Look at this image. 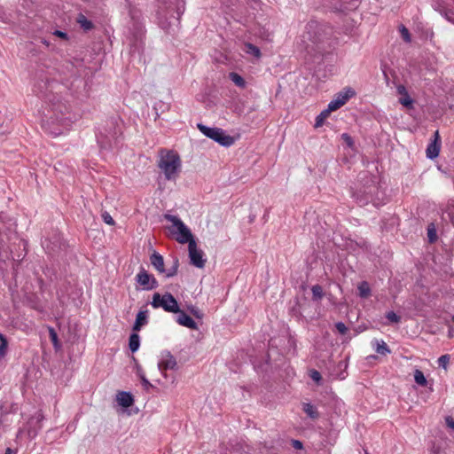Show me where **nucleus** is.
Masks as SVG:
<instances>
[{"mask_svg": "<svg viewBox=\"0 0 454 454\" xmlns=\"http://www.w3.org/2000/svg\"><path fill=\"white\" fill-rule=\"evenodd\" d=\"M151 275L152 274H149L144 268H141L140 271L136 276V280L144 287V289L147 290L150 284Z\"/></svg>", "mask_w": 454, "mask_h": 454, "instance_id": "obj_19", "label": "nucleus"}, {"mask_svg": "<svg viewBox=\"0 0 454 454\" xmlns=\"http://www.w3.org/2000/svg\"><path fill=\"white\" fill-rule=\"evenodd\" d=\"M180 13H181V10H180V8L178 7V8H177V14H178V16L180 15Z\"/></svg>", "mask_w": 454, "mask_h": 454, "instance_id": "obj_51", "label": "nucleus"}, {"mask_svg": "<svg viewBox=\"0 0 454 454\" xmlns=\"http://www.w3.org/2000/svg\"><path fill=\"white\" fill-rule=\"evenodd\" d=\"M311 292L313 301H319L325 296L323 287L318 284L312 286Z\"/></svg>", "mask_w": 454, "mask_h": 454, "instance_id": "obj_23", "label": "nucleus"}, {"mask_svg": "<svg viewBox=\"0 0 454 454\" xmlns=\"http://www.w3.org/2000/svg\"><path fill=\"white\" fill-rule=\"evenodd\" d=\"M158 286H159V283H158L157 279L153 277V275H151L150 284H149V287H147V290L155 289L158 287Z\"/></svg>", "mask_w": 454, "mask_h": 454, "instance_id": "obj_42", "label": "nucleus"}, {"mask_svg": "<svg viewBox=\"0 0 454 454\" xmlns=\"http://www.w3.org/2000/svg\"><path fill=\"white\" fill-rule=\"evenodd\" d=\"M246 52L247 54L253 55L256 58H260V56H261L260 49L257 46H255L250 43L246 44Z\"/></svg>", "mask_w": 454, "mask_h": 454, "instance_id": "obj_31", "label": "nucleus"}, {"mask_svg": "<svg viewBox=\"0 0 454 454\" xmlns=\"http://www.w3.org/2000/svg\"><path fill=\"white\" fill-rule=\"evenodd\" d=\"M164 218L172 223V225L168 227V231L171 234L176 235V240L177 242L181 244H189L191 240H195L190 229L179 217L170 214H166L164 215Z\"/></svg>", "mask_w": 454, "mask_h": 454, "instance_id": "obj_4", "label": "nucleus"}, {"mask_svg": "<svg viewBox=\"0 0 454 454\" xmlns=\"http://www.w3.org/2000/svg\"><path fill=\"white\" fill-rule=\"evenodd\" d=\"M427 238H428L429 243H434L437 239L436 230L433 223H431L427 226Z\"/></svg>", "mask_w": 454, "mask_h": 454, "instance_id": "obj_32", "label": "nucleus"}, {"mask_svg": "<svg viewBox=\"0 0 454 454\" xmlns=\"http://www.w3.org/2000/svg\"><path fill=\"white\" fill-rule=\"evenodd\" d=\"M386 318L391 324H398L401 321V317L392 310L386 313Z\"/></svg>", "mask_w": 454, "mask_h": 454, "instance_id": "obj_34", "label": "nucleus"}, {"mask_svg": "<svg viewBox=\"0 0 454 454\" xmlns=\"http://www.w3.org/2000/svg\"><path fill=\"white\" fill-rule=\"evenodd\" d=\"M151 305L154 309L162 308L165 311L176 313L179 311V305L176 299L168 292L164 294L155 293L153 295Z\"/></svg>", "mask_w": 454, "mask_h": 454, "instance_id": "obj_5", "label": "nucleus"}, {"mask_svg": "<svg viewBox=\"0 0 454 454\" xmlns=\"http://www.w3.org/2000/svg\"><path fill=\"white\" fill-rule=\"evenodd\" d=\"M148 323V310H140L137 314L135 323L132 326L133 332H139Z\"/></svg>", "mask_w": 454, "mask_h": 454, "instance_id": "obj_16", "label": "nucleus"}, {"mask_svg": "<svg viewBox=\"0 0 454 454\" xmlns=\"http://www.w3.org/2000/svg\"><path fill=\"white\" fill-rule=\"evenodd\" d=\"M41 42H42V43H43V44H44L45 46H47V47H49V46H50V44H51V43H50V42H49V41H47V40H46V39H44V38H43V39L41 40Z\"/></svg>", "mask_w": 454, "mask_h": 454, "instance_id": "obj_49", "label": "nucleus"}, {"mask_svg": "<svg viewBox=\"0 0 454 454\" xmlns=\"http://www.w3.org/2000/svg\"><path fill=\"white\" fill-rule=\"evenodd\" d=\"M158 167L167 180H175L181 171V159L176 152L162 149L160 152Z\"/></svg>", "mask_w": 454, "mask_h": 454, "instance_id": "obj_3", "label": "nucleus"}, {"mask_svg": "<svg viewBox=\"0 0 454 454\" xmlns=\"http://www.w3.org/2000/svg\"><path fill=\"white\" fill-rule=\"evenodd\" d=\"M441 150V137L438 130H435L433 136V139L428 144L426 155L428 159L434 160L438 157Z\"/></svg>", "mask_w": 454, "mask_h": 454, "instance_id": "obj_11", "label": "nucleus"}, {"mask_svg": "<svg viewBox=\"0 0 454 454\" xmlns=\"http://www.w3.org/2000/svg\"><path fill=\"white\" fill-rule=\"evenodd\" d=\"M151 264L160 273H164L166 269L164 267V258L158 252L154 251L150 256Z\"/></svg>", "mask_w": 454, "mask_h": 454, "instance_id": "obj_17", "label": "nucleus"}, {"mask_svg": "<svg viewBox=\"0 0 454 454\" xmlns=\"http://www.w3.org/2000/svg\"><path fill=\"white\" fill-rule=\"evenodd\" d=\"M309 377L317 384L320 385L322 380V376L320 372L315 369L309 371Z\"/></svg>", "mask_w": 454, "mask_h": 454, "instance_id": "obj_35", "label": "nucleus"}, {"mask_svg": "<svg viewBox=\"0 0 454 454\" xmlns=\"http://www.w3.org/2000/svg\"><path fill=\"white\" fill-rule=\"evenodd\" d=\"M117 402L121 407L129 408L133 404L134 398L129 392L121 391L117 395Z\"/></svg>", "mask_w": 454, "mask_h": 454, "instance_id": "obj_18", "label": "nucleus"}, {"mask_svg": "<svg viewBox=\"0 0 454 454\" xmlns=\"http://www.w3.org/2000/svg\"><path fill=\"white\" fill-rule=\"evenodd\" d=\"M450 362V356L449 355H442L438 358V365L440 367L446 368L447 364Z\"/></svg>", "mask_w": 454, "mask_h": 454, "instance_id": "obj_37", "label": "nucleus"}, {"mask_svg": "<svg viewBox=\"0 0 454 454\" xmlns=\"http://www.w3.org/2000/svg\"><path fill=\"white\" fill-rule=\"evenodd\" d=\"M4 454H15L14 451L11 448H7L5 450Z\"/></svg>", "mask_w": 454, "mask_h": 454, "instance_id": "obj_50", "label": "nucleus"}, {"mask_svg": "<svg viewBox=\"0 0 454 454\" xmlns=\"http://www.w3.org/2000/svg\"><path fill=\"white\" fill-rule=\"evenodd\" d=\"M109 127L110 129H114L106 134L100 131V134L97 137L98 143L99 144L100 147L104 149L111 148L113 146V143L117 139V131L114 120L110 121Z\"/></svg>", "mask_w": 454, "mask_h": 454, "instance_id": "obj_8", "label": "nucleus"}, {"mask_svg": "<svg viewBox=\"0 0 454 454\" xmlns=\"http://www.w3.org/2000/svg\"><path fill=\"white\" fill-rule=\"evenodd\" d=\"M46 98L49 101H51V98H48V95H46Z\"/></svg>", "mask_w": 454, "mask_h": 454, "instance_id": "obj_52", "label": "nucleus"}, {"mask_svg": "<svg viewBox=\"0 0 454 454\" xmlns=\"http://www.w3.org/2000/svg\"><path fill=\"white\" fill-rule=\"evenodd\" d=\"M414 380L418 385L421 387H425L427 384V380L424 373L419 369H416L414 372Z\"/></svg>", "mask_w": 454, "mask_h": 454, "instance_id": "obj_29", "label": "nucleus"}, {"mask_svg": "<svg viewBox=\"0 0 454 454\" xmlns=\"http://www.w3.org/2000/svg\"><path fill=\"white\" fill-rule=\"evenodd\" d=\"M161 357H163V359L158 364V367L162 374H165L167 370L177 369L176 360L169 351L163 352Z\"/></svg>", "mask_w": 454, "mask_h": 454, "instance_id": "obj_12", "label": "nucleus"}, {"mask_svg": "<svg viewBox=\"0 0 454 454\" xmlns=\"http://www.w3.org/2000/svg\"><path fill=\"white\" fill-rule=\"evenodd\" d=\"M364 176L363 179L365 180V183L353 192V197L361 206L368 203H372L374 206L383 204L384 193L380 191L376 176H369L367 173H364Z\"/></svg>", "mask_w": 454, "mask_h": 454, "instance_id": "obj_1", "label": "nucleus"}, {"mask_svg": "<svg viewBox=\"0 0 454 454\" xmlns=\"http://www.w3.org/2000/svg\"><path fill=\"white\" fill-rule=\"evenodd\" d=\"M342 138L345 140V142L348 144V146L353 145V139L347 133L342 134Z\"/></svg>", "mask_w": 454, "mask_h": 454, "instance_id": "obj_45", "label": "nucleus"}, {"mask_svg": "<svg viewBox=\"0 0 454 454\" xmlns=\"http://www.w3.org/2000/svg\"><path fill=\"white\" fill-rule=\"evenodd\" d=\"M292 446L296 450H301L303 448V444L299 440H292Z\"/></svg>", "mask_w": 454, "mask_h": 454, "instance_id": "obj_44", "label": "nucleus"}, {"mask_svg": "<svg viewBox=\"0 0 454 454\" xmlns=\"http://www.w3.org/2000/svg\"><path fill=\"white\" fill-rule=\"evenodd\" d=\"M355 95V90L351 88L345 89L344 91L338 93L335 99L332 100L328 106L330 110L336 111L346 104V102Z\"/></svg>", "mask_w": 454, "mask_h": 454, "instance_id": "obj_10", "label": "nucleus"}, {"mask_svg": "<svg viewBox=\"0 0 454 454\" xmlns=\"http://www.w3.org/2000/svg\"><path fill=\"white\" fill-rule=\"evenodd\" d=\"M44 416L41 411H38L33 415L27 422V435L29 438H35L38 432L42 429V422Z\"/></svg>", "mask_w": 454, "mask_h": 454, "instance_id": "obj_9", "label": "nucleus"}, {"mask_svg": "<svg viewBox=\"0 0 454 454\" xmlns=\"http://www.w3.org/2000/svg\"><path fill=\"white\" fill-rule=\"evenodd\" d=\"M140 380L145 389L148 390L150 387H153V385L149 382V380L145 378V375L140 374Z\"/></svg>", "mask_w": 454, "mask_h": 454, "instance_id": "obj_41", "label": "nucleus"}, {"mask_svg": "<svg viewBox=\"0 0 454 454\" xmlns=\"http://www.w3.org/2000/svg\"><path fill=\"white\" fill-rule=\"evenodd\" d=\"M176 313L178 314L177 317H176V322L180 325L185 326L192 330L198 329L197 323L188 314H186L184 310H181L179 309V311Z\"/></svg>", "mask_w": 454, "mask_h": 454, "instance_id": "obj_14", "label": "nucleus"}, {"mask_svg": "<svg viewBox=\"0 0 454 454\" xmlns=\"http://www.w3.org/2000/svg\"><path fill=\"white\" fill-rule=\"evenodd\" d=\"M446 424L449 427L454 430V419L450 416L446 417Z\"/></svg>", "mask_w": 454, "mask_h": 454, "instance_id": "obj_46", "label": "nucleus"}, {"mask_svg": "<svg viewBox=\"0 0 454 454\" xmlns=\"http://www.w3.org/2000/svg\"><path fill=\"white\" fill-rule=\"evenodd\" d=\"M357 289H358V295L363 299H366L371 295V288H370L368 282H366V281H362L358 285Z\"/></svg>", "mask_w": 454, "mask_h": 454, "instance_id": "obj_22", "label": "nucleus"}, {"mask_svg": "<svg viewBox=\"0 0 454 454\" xmlns=\"http://www.w3.org/2000/svg\"><path fill=\"white\" fill-rule=\"evenodd\" d=\"M375 344H376L375 351L378 354L386 356V355L391 353L390 348H388V346L387 345V343L384 340H375Z\"/></svg>", "mask_w": 454, "mask_h": 454, "instance_id": "obj_24", "label": "nucleus"}, {"mask_svg": "<svg viewBox=\"0 0 454 454\" xmlns=\"http://www.w3.org/2000/svg\"><path fill=\"white\" fill-rule=\"evenodd\" d=\"M48 329H49V336H50V339H51L54 348H59L60 345L59 342V338H58V334H57L56 331L51 326H49Z\"/></svg>", "mask_w": 454, "mask_h": 454, "instance_id": "obj_33", "label": "nucleus"}, {"mask_svg": "<svg viewBox=\"0 0 454 454\" xmlns=\"http://www.w3.org/2000/svg\"><path fill=\"white\" fill-rule=\"evenodd\" d=\"M178 267H179V261L176 257L173 260L172 266L170 268H168V270H166V271L164 272V273H166V277L167 278H171V277L176 276L177 274V271H178Z\"/></svg>", "mask_w": 454, "mask_h": 454, "instance_id": "obj_30", "label": "nucleus"}, {"mask_svg": "<svg viewBox=\"0 0 454 454\" xmlns=\"http://www.w3.org/2000/svg\"><path fill=\"white\" fill-rule=\"evenodd\" d=\"M102 219L103 221L108 224V225H114L115 222L113 219V217L110 215V214L106 211L102 213Z\"/></svg>", "mask_w": 454, "mask_h": 454, "instance_id": "obj_38", "label": "nucleus"}, {"mask_svg": "<svg viewBox=\"0 0 454 454\" xmlns=\"http://www.w3.org/2000/svg\"><path fill=\"white\" fill-rule=\"evenodd\" d=\"M451 319H452V322L454 323V316H452V318H451Z\"/></svg>", "mask_w": 454, "mask_h": 454, "instance_id": "obj_53", "label": "nucleus"}, {"mask_svg": "<svg viewBox=\"0 0 454 454\" xmlns=\"http://www.w3.org/2000/svg\"><path fill=\"white\" fill-rule=\"evenodd\" d=\"M444 15L446 17V19L450 21L451 23L454 24V19H451L449 15H448V12L446 11H444Z\"/></svg>", "mask_w": 454, "mask_h": 454, "instance_id": "obj_47", "label": "nucleus"}, {"mask_svg": "<svg viewBox=\"0 0 454 454\" xmlns=\"http://www.w3.org/2000/svg\"><path fill=\"white\" fill-rule=\"evenodd\" d=\"M76 22L84 31H90L94 27L92 21L89 20L85 15L80 13L76 18Z\"/></svg>", "mask_w": 454, "mask_h": 454, "instance_id": "obj_20", "label": "nucleus"}, {"mask_svg": "<svg viewBox=\"0 0 454 454\" xmlns=\"http://www.w3.org/2000/svg\"><path fill=\"white\" fill-rule=\"evenodd\" d=\"M398 92H399L400 94H402V93H404V94H405V92H406L405 88H404L403 86H399V87H398Z\"/></svg>", "mask_w": 454, "mask_h": 454, "instance_id": "obj_48", "label": "nucleus"}, {"mask_svg": "<svg viewBox=\"0 0 454 454\" xmlns=\"http://www.w3.org/2000/svg\"><path fill=\"white\" fill-rule=\"evenodd\" d=\"M400 103L406 107H412L413 100L411 98V97L405 92V97L400 98Z\"/></svg>", "mask_w": 454, "mask_h": 454, "instance_id": "obj_36", "label": "nucleus"}, {"mask_svg": "<svg viewBox=\"0 0 454 454\" xmlns=\"http://www.w3.org/2000/svg\"><path fill=\"white\" fill-rule=\"evenodd\" d=\"M401 34H402V37L403 39L409 43L411 42V35H410V32L409 30L405 27H402V29H401Z\"/></svg>", "mask_w": 454, "mask_h": 454, "instance_id": "obj_40", "label": "nucleus"}, {"mask_svg": "<svg viewBox=\"0 0 454 454\" xmlns=\"http://www.w3.org/2000/svg\"><path fill=\"white\" fill-rule=\"evenodd\" d=\"M0 222L5 226L10 232L15 231L17 227L16 219L6 212L0 213Z\"/></svg>", "mask_w": 454, "mask_h": 454, "instance_id": "obj_15", "label": "nucleus"}, {"mask_svg": "<svg viewBox=\"0 0 454 454\" xmlns=\"http://www.w3.org/2000/svg\"><path fill=\"white\" fill-rule=\"evenodd\" d=\"M190 262L193 266L202 269L205 266L206 259L202 250L197 248L195 240H191L188 244Z\"/></svg>", "mask_w": 454, "mask_h": 454, "instance_id": "obj_7", "label": "nucleus"}, {"mask_svg": "<svg viewBox=\"0 0 454 454\" xmlns=\"http://www.w3.org/2000/svg\"><path fill=\"white\" fill-rule=\"evenodd\" d=\"M140 346V337L137 333V332H134L130 334L129 338V348L131 350V352H136Z\"/></svg>", "mask_w": 454, "mask_h": 454, "instance_id": "obj_21", "label": "nucleus"}, {"mask_svg": "<svg viewBox=\"0 0 454 454\" xmlns=\"http://www.w3.org/2000/svg\"><path fill=\"white\" fill-rule=\"evenodd\" d=\"M51 110L53 114L44 121L43 127L46 132L57 137L68 129L71 123V118L67 116L68 114L67 107L61 103H53Z\"/></svg>", "mask_w": 454, "mask_h": 454, "instance_id": "obj_2", "label": "nucleus"}, {"mask_svg": "<svg viewBox=\"0 0 454 454\" xmlns=\"http://www.w3.org/2000/svg\"><path fill=\"white\" fill-rule=\"evenodd\" d=\"M303 411L313 419L319 417L317 408L310 403H303Z\"/></svg>", "mask_w": 454, "mask_h": 454, "instance_id": "obj_25", "label": "nucleus"}, {"mask_svg": "<svg viewBox=\"0 0 454 454\" xmlns=\"http://www.w3.org/2000/svg\"><path fill=\"white\" fill-rule=\"evenodd\" d=\"M55 36L59 37L64 40H68V35L66 32L60 31V30H55L52 33Z\"/></svg>", "mask_w": 454, "mask_h": 454, "instance_id": "obj_43", "label": "nucleus"}, {"mask_svg": "<svg viewBox=\"0 0 454 454\" xmlns=\"http://www.w3.org/2000/svg\"><path fill=\"white\" fill-rule=\"evenodd\" d=\"M331 112H333V110H330L329 106H327V109L322 111L316 118L315 126L317 128L321 127L324 124L325 120L329 116Z\"/></svg>", "mask_w": 454, "mask_h": 454, "instance_id": "obj_28", "label": "nucleus"}, {"mask_svg": "<svg viewBox=\"0 0 454 454\" xmlns=\"http://www.w3.org/2000/svg\"><path fill=\"white\" fill-rule=\"evenodd\" d=\"M230 79L234 82L235 85H237L239 88H245L246 87V81L245 79L239 75V74L235 72L230 73Z\"/></svg>", "mask_w": 454, "mask_h": 454, "instance_id": "obj_27", "label": "nucleus"}, {"mask_svg": "<svg viewBox=\"0 0 454 454\" xmlns=\"http://www.w3.org/2000/svg\"><path fill=\"white\" fill-rule=\"evenodd\" d=\"M8 340L4 334L0 333V360H2L7 354Z\"/></svg>", "mask_w": 454, "mask_h": 454, "instance_id": "obj_26", "label": "nucleus"}, {"mask_svg": "<svg viewBox=\"0 0 454 454\" xmlns=\"http://www.w3.org/2000/svg\"><path fill=\"white\" fill-rule=\"evenodd\" d=\"M307 33L309 35V40L317 43L321 41L319 32L322 30V26L317 20H310L306 25Z\"/></svg>", "mask_w": 454, "mask_h": 454, "instance_id": "obj_13", "label": "nucleus"}, {"mask_svg": "<svg viewBox=\"0 0 454 454\" xmlns=\"http://www.w3.org/2000/svg\"><path fill=\"white\" fill-rule=\"evenodd\" d=\"M198 129L207 137L213 139L221 145L230 146L234 143V138L229 135H226L223 129L220 128H210L199 123Z\"/></svg>", "mask_w": 454, "mask_h": 454, "instance_id": "obj_6", "label": "nucleus"}, {"mask_svg": "<svg viewBox=\"0 0 454 454\" xmlns=\"http://www.w3.org/2000/svg\"><path fill=\"white\" fill-rule=\"evenodd\" d=\"M335 328L336 330L340 333V334H346L347 332H348V327L346 326V325L342 322H338L335 324Z\"/></svg>", "mask_w": 454, "mask_h": 454, "instance_id": "obj_39", "label": "nucleus"}]
</instances>
